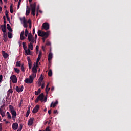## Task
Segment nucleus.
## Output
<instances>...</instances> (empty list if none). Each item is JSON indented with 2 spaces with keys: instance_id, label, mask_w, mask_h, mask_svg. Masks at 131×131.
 Segmentation results:
<instances>
[{
  "instance_id": "f257e3e1",
  "label": "nucleus",
  "mask_w": 131,
  "mask_h": 131,
  "mask_svg": "<svg viewBox=\"0 0 131 131\" xmlns=\"http://www.w3.org/2000/svg\"><path fill=\"white\" fill-rule=\"evenodd\" d=\"M49 31L46 32L44 31H41L40 30L38 31V36H41V37H42V39L43 42L46 41V39L48 38V37L49 36Z\"/></svg>"
},
{
  "instance_id": "f03ea898",
  "label": "nucleus",
  "mask_w": 131,
  "mask_h": 131,
  "mask_svg": "<svg viewBox=\"0 0 131 131\" xmlns=\"http://www.w3.org/2000/svg\"><path fill=\"white\" fill-rule=\"evenodd\" d=\"M30 7L31 9V14L33 16H35V10L36 9V2H34L33 4H30Z\"/></svg>"
},
{
  "instance_id": "7ed1b4c3",
  "label": "nucleus",
  "mask_w": 131,
  "mask_h": 131,
  "mask_svg": "<svg viewBox=\"0 0 131 131\" xmlns=\"http://www.w3.org/2000/svg\"><path fill=\"white\" fill-rule=\"evenodd\" d=\"M29 78H26L25 80V82L26 83H30L31 84L32 83V82H33V79H34V78L35 77H34L33 76L30 75L29 76Z\"/></svg>"
},
{
  "instance_id": "20e7f679",
  "label": "nucleus",
  "mask_w": 131,
  "mask_h": 131,
  "mask_svg": "<svg viewBox=\"0 0 131 131\" xmlns=\"http://www.w3.org/2000/svg\"><path fill=\"white\" fill-rule=\"evenodd\" d=\"M32 74L31 75L33 77H36V73H37V67L33 66L32 69Z\"/></svg>"
},
{
  "instance_id": "39448f33",
  "label": "nucleus",
  "mask_w": 131,
  "mask_h": 131,
  "mask_svg": "<svg viewBox=\"0 0 131 131\" xmlns=\"http://www.w3.org/2000/svg\"><path fill=\"white\" fill-rule=\"evenodd\" d=\"M9 110L12 116H17V112L15 111L12 105H9Z\"/></svg>"
},
{
  "instance_id": "423d86ee",
  "label": "nucleus",
  "mask_w": 131,
  "mask_h": 131,
  "mask_svg": "<svg viewBox=\"0 0 131 131\" xmlns=\"http://www.w3.org/2000/svg\"><path fill=\"white\" fill-rule=\"evenodd\" d=\"M10 79L12 83H17V82H18V79L17 78V76L15 75H11L10 76Z\"/></svg>"
},
{
  "instance_id": "0eeeda50",
  "label": "nucleus",
  "mask_w": 131,
  "mask_h": 131,
  "mask_svg": "<svg viewBox=\"0 0 131 131\" xmlns=\"http://www.w3.org/2000/svg\"><path fill=\"white\" fill-rule=\"evenodd\" d=\"M45 97V95H43V93H41L40 94L35 100V103H38L39 101H42L43 100V98Z\"/></svg>"
},
{
  "instance_id": "6e6552de",
  "label": "nucleus",
  "mask_w": 131,
  "mask_h": 131,
  "mask_svg": "<svg viewBox=\"0 0 131 131\" xmlns=\"http://www.w3.org/2000/svg\"><path fill=\"white\" fill-rule=\"evenodd\" d=\"M42 29L49 30L50 29V25L48 23H44L42 25Z\"/></svg>"
},
{
  "instance_id": "1a4fd4ad",
  "label": "nucleus",
  "mask_w": 131,
  "mask_h": 131,
  "mask_svg": "<svg viewBox=\"0 0 131 131\" xmlns=\"http://www.w3.org/2000/svg\"><path fill=\"white\" fill-rule=\"evenodd\" d=\"M28 39L29 41H30V42H32V43H34V38L33 37V36H32V34H31V33H29L28 34Z\"/></svg>"
},
{
  "instance_id": "9d476101",
  "label": "nucleus",
  "mask_w": 131,
  "mask_h": 131,
  "mask_svg": "<svg viewBox=\"0 0 131 131\" xmlns=\"http://www.w3.org/2000/svg\"><path fill=\"white\" fill-rule=\"evenodd\" d=\"M23 90H24V86H23V85H21L20 86V88L18 86H17L15 88V91H16L17 93H21V92H23Z\"/></svg>"
},
{
  "instance_id": "9b49d317",
  "label": "nucleus",
  "mask_w": 131,
  "mask_h": 131,
  "mask_svg": "<svg viewBox=\"0 0 131 131\" xmlns=\"http://www.w3.org/2000/svg\"><path fill=\"white\" fill-rule=\"evenodd\" d=\"M34 121V118H31L29 119L28 122V125L29 126H31L33 124V122Z\"/></svg>"
},
{
  "instance_id": "f8f14e48",
  "label": "nucleus",
  "mask_w": 131,
  "mask_h": 131,
  "mask_svg": "<svg viewBox=\"0 0 131 131\" xmlns=\"http://www.w3.org/2000/svg\"><path fill=\"white\" fill-rule=\"evenodd\" d=\"M39 109V105H36L32 111V113L33 114L37 113V112H38Z\"/></svg>"
},
{
  "instance_id": "ddd939ff",
  "label": "nucleus",
  "mask_w": 131,
  "mask_h": 131,
  "mask_svg": "<svg viewBox=\"0 0 131 131\" xmlns=\"http://www.w3.org/2000/svg\"><path fill=\"white\" fill-rule=\"evenodd\" d=\"M19 127V124L17 123H14L12 124V129L14 130H16V129H18V127Z\"/></svg>"
},
{
  "instance_id": "4468645a",
  "label": "nucleus",
  "mask_w": 131,
  "mask_h": 131,
  "mask_svg": "<svg viewBox=\"0 0 131 131\" xmlns=\"http://www.w3.org/2000/svg\"><path fill=\"white\" fill-rule=\"evenodd\" d=\"M2 54L4 59H7L9 57V54L6 53L5 51H2Z\"/></svg>"
},
{
  "instance_id": "2eb2a0df",
  "label": "nucleus",
  "mask_w": 131,
  "mask_h": 131,
  "mask_svg": "<svg viewBox=\"0 0 131 131\" xmlns=\"http://www.w3.org/2000/svg\"><path fill=\"white\" fill-rule=\"evenodd\" d=\"M3 40L5 42L8 41V35H7V33H3Z\"/></svg>"
},
{
  "instance_id": "dca6fc26",
  "label": "nucleus",
  "mask_w": 131,
  "mask_h": 131,
  "mask_svg": "<svg viewBox=\"0 0 131 131\" xmlns=\"http://www.w3.org/2000/svg\"><path fill=\"white\" fill-rule=\"evenodd\" d=\"M1 27L3 33H7V26L1 25Z\"/></svg>"
},
{
  "instance_id": "f3484780",
  "label": "nucleus",
  "mask_w": 131,
  "mask_h": 131,
  "mask_svg": "<svg viewBox=\"0 0 131 131\" xmlns=\"http://www.w3.org/2000/svg\"><path fill=\"white\" fill-rule=\"evenodd\" d=\"M58 100H56L55 102H52L50 105V107L51 108H52V107H53V108H55L57 105H58Z\"/></svg>"
},
{
  "instance_id": "a211bd4d",
  "label": "nucleus",
  "mask_w": 131,
  "mask_h": 131,
  "mask_svg": "<svg viewBox=\"0 0 131 131\" xmlns=\"http://www.w3.org/2000/svg\"><path fill=\"white\" fill-rule=\"evenodd\" d=\"M30 14V8H28V6H27V10L26 11V16H29Z\"/></svg>"
},
{
  "instance_id": "6ab92c4d",
  "label": "nucleus",
  "mask_w": 131,
  "mask_h": 131,
  "mask_svg": "<svg viewBox=\"0 0 131 131\" xmlns=\"http://www.w3.org/2000/svg\"><path fill=\"white\" fill-rule=\"evenodd\" d=\"M49 84H50V83H47V85L46 88V89H45L46 93V94H47V95H48V94L49 93V91H50V88H49Z\"/></svg>"
},
{
  "instance_id": "aec40b11",
  "label": "nucleus",
  "mask_w": 131,
  "mask_h": 131,
  "mask_svg": "<svg viewBox=\"0 0 131 131\" xmlns=\"http://www.w3.org/2000/svg\"><path fill=\"white\" fill-rule=\"evenodd\" d=\"M52 59H53V53L50 52V53H49V54L48 55V61H51L52 60Z\"/></svg>"
},
{
  "instance_id": "412c9836",
  "label": "nucleus",
  "mask_w": 131,
  "mask_h": 131,
  "mask_svg": "<svg viewBox=\"0 0 131 131\" xmlns=\"http://www.w3.org/2000/svg\"><path fill=\"white\" fill-rule=\"evenodd\" d=\"M28 48L29 49H30L31 51L33 50V43L30 42L28 44Z\"/></svg>"
},
{
  "instance_id": "4be33fe9",
  "label": "nucleus",
  "mask_w": 131,
  "mask_h": 131,
  "mask_svg": "<svg viewBox=\"0 0 131 131\" xmlns=\"http://www.w3.org/2000/svg\"><path fill=\"white\" fill-rule=\"evenodd\" d=\"M25 53H26V56H28L29 55H31V51H30V49H28L27 50L25 51Z\"/></svg>"
},
{
  "instance_id": "5701e85b",
  "label": "nucleus",
  "mask_w": 131,
  "mask_h": 131,
  "mask_svg": "<svg viewBox=\"0 0 131 131\" xmlns=\"http://www.w3.org/2000/svg\"><path fill=\"white\" fill-rule=\"evenodd\" d=\"M7 28L8 30H9V31H10V32H12L13 30H12V28L10 26V24H7Z\"/></svg>"
},
{
  "instance_id": "b1692460",
  "label": "nucleus",
  "mask_w": 131,
  "mask_h": 131,
  "mask_svg": "<svg viewBox=\"0 0 131 131\" xmlns=\"http://www.w3.org/2000/svg\"><path fill=\"white\" fill-rule=\"evenodd\" d=\"M41 92V90L40 89V88H39L37 91H35V95H36V96H38V95H39Z\"/></svg>"
},
{
  "instance_id": "393cba45",
  "label": "nucleus",
  "mask_w": 131,
  "mask_h": 131,
  "mask_svg": "<svg viewBox=\"0 0 131 131\" xmlns=\"http://www.w3.org/2000/svg\"><path fill=\"white\" fill-rule=\"evenodd\" d=\"M41 55H42V53H41V52H40L37 59V60H38V61H40V59L41 58Z\"/></svg>"
},
{
  "instance_id": "a878e982",
  "label": "nucleus",
  "mask_w": 131,
  "mask_h": 131,
  "mask_svg": "<svg viewBox=\"0 0 131 131\" xmlns=\"http://www.w3.org/2000/svg\"><path fill=\"white\" fill-rule=\"evenodd\" d=\"M0 114L2 117H5V112L3 111V109L0 108Z\"/></svg>"
},
{
  "instance_id": "bb28decb",
  "label": "nucleus",
  "mask_w": 131,
  "mask_h": 131,
  "mask_svg": "<svg viewBox=\"0 0 131 131\" xmlns=\"http://www.w3.org/2000/svg\"><path fill=\"white\" fill-rule=\"evenodd\" d=\"M14 70L16 73H17L18 74L20 73V69H18V68H14Z\"/></svg>"
},
{
  "instance_id": "cd10ccee",
  "label": "nucleus",
  "mask_w": 131,
  "mask_h": 131,
  "mask_svg": "<svg viewBox=\"0 0 131 131\" xmlns=\"http://www.w3.org/2000/svg\"><path fill=\"white\" fill-rule=\"evenodd\" d=\"M39 82H40L41 83L42 82V80H43V76H42V74L41 75L40 77L38 79Z\"/></svg>"
},
{
  "instance_id": "c85d7f7f",
  "label": "nucleus",
  "mask_w": 131,
  "mask_h": 131,
  "mask_svg": "<svg viewBox=\"0 0 131 131\" xmlns=\"http://www.w3.org/2000/svg\"><path fill=\"white\" fill-rule=\"evenodd\" d=\"M27 59L28 64H32V62H31V60H30V57L27 56Z\"/></svg>"
},
{
  "instance_id": "c756f323",
  "label": "nucleus",
  "mask_w": 131,
  "mask_h": 131,
  "mask_svg": "<svg viewBox=\"0 0 131 131\" xmlns=\"http://www.w3.org/2000/svg\"><path fill=\"white\" fill-rule=\"evenodd\" d=\"M7 118H8V119H12V116H11V114H10V113L9 112H7Z\"/></svg>"
},
{
  "instance_id": "7c9ffc66",
  "label": "nucleus",
  "mask_w": 131,
  "mask_h": 131,
  "mask_svg": "<svg viewBox=\"0 0 131 131\" xmlns=\"http://www.w3.org/2000/svg\"><path fill=\"white\" fill-rule=\"evenodd\" d=\"M8 36L9 38H12V37H13V34H12V33L8 32Z\"/></svg>"
},
{
  "instance_id": "2f4dec72",
  "label": "nucleus",
  "mask_w": 131,
  "mask_h": 131,
  "mask_svg": "<svg viewBox=\"0 0 131 131\" xmlns=\"http://www.w3.org/2000/svg\"><path fill=\"white\" fill-rule=\"evenodd\" d=\"M15 66L16 67H21V66L20 61L16 62Z\"/></svg>"
},
{
  "instance_id": "473e14b6",
  "label": "nucleus",
  "mask_w": 131,
  "mask_h": 131,
  "mask_svg": "<svg viewBox=\"0 0 131 131\" xmlns=\"http://www.w3.org/2000/svg\"><path fill=\"white\" fill-rule=\"evenodd\" d=\"M10 13H14V11L13 10V4H11L10 5Z\"/></svg>"
},
{
  "instance_id": "72a5a7b5",
  "label": "nucleus",
  "mask_w": 131,
  "mask_h": 131,
  "mask_svg": "<svg viewBox=\"0 0 131 131\" xmlns=\"http://www.w3.org/2000/svg\"><path fill=\"white\" fill-rule=\"evenodd\" d=\"M53 75V72H52V70H50L48 72V76H52Z\"/></svg>"
},
{
  "instance_id": "f704fd0d",
  "label": "nucleus",
  "mask_w": 131,
  "mask_h": 131,
  "mask_svg": "<svg viewBox=\"0 0 131 131\" xmlns=\"http://www.w3.org/2000/svg\"><path fill=\"white\" fill-rule=\"evenodd\" d=\"M20 21L21 22H23V23H25L26 21V19L25 18V17H23V18H20Z\"/></svg>"
},
{
  "instance_id": "c9c22d12",
  "label": "nucleus",
  "mask_w": 131,
  "mask_h": 131,
  "mask_svg": "<svg viewBox=\"0 0 131 131\" xmlns=\"http://www.w3.org/2000/svg\"><path fill=\"white\" fill-rule=\"evenodd\" d=\"M21 70L23 72H25V68H24V64H22L21 66Z\"/></svg>"
},
{
  "instance_id": "e433bc0d",
  "label": "nucleus",
  "mask_w": 131,
  "mask_h": 131,
  "mask_svg": "<svg viewBox=\"0 0 131 131\" xmlns=\"http://www.w3.org/2000/svg\"><path fill=\"white\" fill-rule=\"evenodd\" d=\"M25 35L26 37H27V35H28V30H27V29H26L25 30Z\"/></svg>"
},
{
  "instance_id": "4c0bfd02",
  "label": "nucleus",
  "mask_w": 131,
  "mask_h": 131,
  "mask_svg": "<svg viewBox=\"0 0 131 131\" xmlns=\"http://www.w3.org/2000/svg\"><path fill=\"white\" fill-rule=\"evenodd\" d=\"M21 0H19L18 4H17V9H19V7H20V5H21Z\"/></svg>"
},
{
  "instance_id": "58836bf2",
  "label": "nucleus",
  "mask_w": 131,
  "mask_h": 131,
  "mask_svg": "<svg viewBox=\"0 0 131 131\" xmlns=\"http://www.w3.org/2000/svg\"><path fill=\"white\" fill-rule=\"evenodd\" d=\"M24 27H25V28H27L28 26L27 21H26V23H24Z\"/></svg>"
},
{
  "instance_id": "ea45409f",
  "label": "nucleus",
  "mask_w": 131,
  "mask_h": 131,
  "mask_svg": "<svg viewBox=\"0 0 131 131\" xmlns=\"http://www.w3.org/2000/svg\"><path fill=\"white\" fill-rule=\"evenodd\" d=\"M7 93H9V94H12L13 93V89H9Z\"/></svg>"
},
{
  "instance_id": "a19ab883",
  "label": "nucleus",
  "mask_w": 131,
  "mask_h": 131,
  "mask_svg": "<svg viewBox=\"0 0 131 131\" xmlns=\"http://www.w3.org/2000/svg\"><path fill=\"white\" fill-rule=\"evenodd\" d=\"M21 40H23L24 39H25V37L24 36V35H20V37Z\"/></svg>"
},
{
  "instance_id": "79ce46f5",
  "label": "nucleus",
  "mask_w": 131,
  "mask_h": 131,
  "mask_svg": "<svg viewBox=\"0 0 131 131\" xmlns=\"http://www.w3.org/2000/svg\"><path fill=\"white\" fill-rule=\"evenodd\" d=\"M5 15H6V17H9V11H8L6 10Z\"/></svg>"
},
{
  "instance_id": "37998d69",
  "label": "nucleus",
  "mask_w": 131,
  "mask_h": 131,
  "mask_svg": "<svg viewBox=\"0 0 131 131\" xmlns=\"http://www.w3.org/2000/svg\"><path fill=\"white\" fill-rule=\"evenodd\" d=\"M38 62H39V61L36 60V64L34 66L35 67H38Z\"/></svg>"
},
{
  "instance_id": "c03bdc74",
  "label": "nucleus",
  "mask_w": 131,
  "mask_h": 131,
  "mask_svg": "<svg viewBox=\"0 0 131 131\" xmlns=\"http://www.w3.org/2000/svg\"><path fill=\"white\" fill-rule=\"evenodd\" d=\"M30 112H27L26 114V117H28V116H29V114H30Z\"/></svg>"
},
{
  "instance_id": "a18cd8bd",
  "label": "nucleus",
  "mask_w": 131,
  "mask_h": 131,
  "mask_svg": "<svg viewBox=\"0 0 131 131\" xmlns=\"http://www.w3.org/2000/svg\"><path fill=\"white\" fill-rule=\"evenodd\" d=\"M29 69H31L32 67V63H29Z\"/></svg>"
},
{
  "instance_id": "49530a36",
  "label": "nucleus",
  "mask_w": 131,
  "mask_h": 131,
  "mask_svg": "<svg viewBox=\"0 0 131 131\" xmlns=\"http://www.w3.org/2000/svg\"><path fill=\"white\" fill-rule=\"evenodd\" d=\"M22 102H23V100H20V102L19 104V108H20V107H21L22 106Z\"/></svg>"
},
{
  "instance_id": "de8ad7c7",
  "label": "nucleus",
  "mask_w": 131,
  "mask_h": 131,
  "mask_svg": "<svg viewBox=\"0 0 131 131\" xmlns=\"http://www.w3.org/2000/svg\"><path fill=\"white\" fill-rule=\"evenodd\" d=\"M2 80H3V75H0V83L2 82Z\"/></svg>"
},
{
  "instance_id": "09e8293b",
  "label": "nucleus",
  "mask_w": 131,
  "mask_h": 131,
  "mask_svg": "<svg viewBox=\"0 0 131 131\" xmlns=\"http://www.w3.org/2000/svg\"><path fill=\"white\" fill-rule=\"evenodd\" d=\"M45 131H51V130H50V127H47Z\"/></svg>"
},
{
  "instance_id": "8fccbe9b",
  "label": "nucleus",
  "mask_w": 131,
  "mask_h": 131,
  "mask_svg": "<svg viewBox=\"0 0 131 131\" xmlns=\"http://www.w3.org/2000/svg\"><path fill=\"white\" fill-rule=\"evenodd\" d=\"M39 49V47H38V46H36V52H38V49Z\"/></svg>"
},
{
  "instance_id": "3c124183",
  "label": "nucleus",
  "mask_w": 131,
  "mask_h": 131,
  "mask_svg": "<svg viewBox=\"0 0 131 131\" xmlns=\"http://www.w3.org/2000/svg\"><path fill=\"white\" fill-rule=\"evenodd\" d=\"M30 108H31V106H30H30H29L28 107V110H27V112H30Z\"/></svg>"
},
{
  "instance_id": "603ef678",
  "label": "nucleus",
  "mask_w": 131,
  "mask_h": 131,
  "mask_svg": "<svg viewBox=\"0 0 131 131\" xmlns=\"http://www.w3.org/2000/svg\"><path fill=\"white\" fill-rule=\"evenodd\" d=\"M6 24H7V21H6V20H4V25L3 26H7Z\"/></svg>"
},
{
  "instance_id": "864d4df0",
  "label": "nucleus",
  "mask_w": 131,
  "mask_h": 131,
  "mask_svg": "<svg viewBox=\"0 0 131 131\" xmlns=\"http://www.w3.org/2000/svg\"><path fill=\"white\" fill-rule=\"evenodd\" d=\"M16 116H12L13 120H15Z\"/></svg>"
},
{
  "instance_id": "5fc2aeb1",
  "label": "nucleus",
  "mask_w": 131,
  "mask_h": 131,
  "mask_svg": "<svg viewBox=\"0 0 131 131\" xmlns=\"http://www.w3.org/2000/svg\"><path fill=\"white\" fill-rule=\"evenodd\" d=\"M6 18L7 19V21H8V22H9L10 23V17H9V16H6Z\"/></svg>"
},
{
  "instance_id": "6e6d98bb",
  "label": "nucleus",
  "mask_w": 131,
  "mask_h": 131,
  "mask_svg": "<svg viewBox=\"0 0 131 131\" xmlns=\"http://www.w3.org/2000/svg\"><path fill=\"white\" fill-rule=\"evenodd\" d=\"M53 113L54 114H56V113H58V111H57V110H55L53 112Z\"/></svg>"
},
{
  "instance_id": "4d7b16f0",
  "label": "nucleus",
  "mask_w": 131,
  "mask_h": 131,
  "mask_svg": "<svg viewBox=\"0 0 131 131\" xmlns=\"http://www.w3.org/2000/svg\"><path fill=\"white\" fill-rule=\"evenodd\" d=\"M27 23H28L29 24H31V20L30 19H29L27 21Z\"/></svg>"
},
{
  "instance_id": "13d9d810",
  "label": "nucleus",
  "mask_w": 131,
  "mask_h": 131,
  "mask_svg": "<svg viewBox=\"0 0 131 131\" xmlns=\"http://www.w3.org/2000/svg\"><path fill=\"white\" fill-rule=\"evenodd\" d=\"M23 48H24V50L26 51L27 49V47H26V46H24L23 47Z\"/></svg>"
},
{
  "instance_id": "bf43d9fd",
  "label": "nucleus",
  "mask_w": 131,
  "mask_h": 131,
  "mask_svg": "<svg viewBox=\"0 0 131 131\" xmlns=\"http://www.w3.org/2000/svg\"><path fill=\"white\" fill-rule=\"evenodd\" d=\"M46 45H47V46H51V42H47L46 43Z\"/></svg>"
},
{
  "instance_id": "052dcab7",
  "label": "nucleus",
  "mask_w": 131,
  "mask_h": 131,
  "mask_svg": "<svg viewBox=\"0 0 131 131\" xmlns=\"http://www.w3.org/2000/svg\"><path fill=\"white\" fill-rule=\"evenodd\" d=\"M43 101H44V102H47V97H45Z\"/></svg>"
},
{
  "instance_id": "680f3d73",
  "label": "nucleus",
  "mask_w": 131,
  "mask_h": 131,
  "mask_svg": "<svg viewBox=\"0 0 131 131\" xmlns=\"http://www.w3.org/2000/svg\"><path fill=\"white\" fill-rule=\"evenodd\" d=\"M20 35H24V31H22L21 33H20Z\"/></svg>"
},
{
  "instance_id": "e2e57ef3",
  "label": "nucleus",
  "mask_w": 131,
  "mask_h": 131,
  "mask_svg": "<svg viewBox=\"0 0 131 131\" xmlns=\"http://www.w3.org/2000/svg\"><path fill=\"white\" fill-rule=\"evenodd\" d=\"M41 89H45V83H43V84L41 86Z\"/></svg>"
},
{
  "instance_id": "0e129e2a",
  "label": "nucleus",
  "mask_w": 131,
  "mask_h": 131,
  "mask_svg": "<svg viewBox=\"0 0 131 131\" xmlns=\"http://www.w3.org/2000/svg\"><path fill=\"white\" fill-rule=\"evenodd\" d=\"M48 113H49V114H51V113H52V110H49L48 111Z\"/></svg>"
},
{
  "instance_id": "69168bd1",
  "label": "nucleus",
  "mask_w": 131,
  "mask_h": 131,
  "mask_svg": "<svg viewBox=\"0 0 131 131\" xmlns=\"http://www.w3.org/2000/svg\"><path fill=\"white\" fill-rule=\"evenodd\" d=\"M5 106H6V105L3 104V105H2V106H1L0 109H2V108H3L4 107H5Z\"/></svg>"
},
{
  "instance_id": "338daca9",
  "label": "nucleus",
  "mask_w": 131,
  "mask_h": 131,
  "mask_svg": "<svg viewBox=\"0 0 131 131\" xmlns=\"http://www.w3.org/2000/svg\"><path fill=\"white\" fill-rule=\"evenodd\" d=\"M35 39H37V34H35Z\"/></svg>"
},
{
  "instance_id": "774afa93",
  "label": "nucleus",
  "mask_w": 131,
  "mask_h": 131,
  "mask_svg": "<svg viewBox=\"0 0 131 131\" xmlns=\"http://www.w3.org/2000/svg\"><path fill=\"white\" fill-rule=\"evenodd\" d=\"M10 93L9 92H7V97H9V96H10Z\"/></svg>"
}]
</instances>
